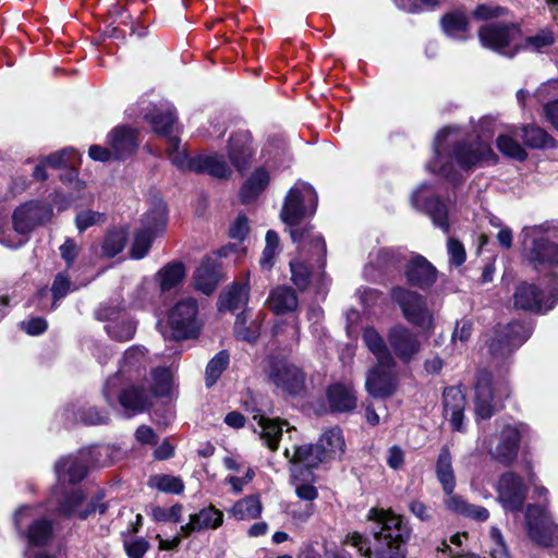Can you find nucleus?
<instances>
[{"label":"nucleus","instance_id":"f257e3e1","mask_svg":"<svg viewBox=\"0 0 558 558\" xmlns=\"http://www.w3.org/2000/svg\"><path fill=\"white\" fill-rule=\"evenodd\" d=\"M459 129L445 126L434 141L435 157L426 166L427 170L440 174L452 185L462 182L461 170L469 171L485 162L495 163L497 155L490 144L481 135L459 137Z\"/></svg>","mask_w":558,"mask_h":558},{"label":"nucleus","instance_id":"f03ea898","mask_svg":"<svg viewBox=\"0 0 558 558\" xmlns=\"http://www.w3.org/2000/svg\"><path fill=\"white\" fill-rule=\"evenodd\" d=\"M373 547L360 533L347 536V544L355 547L366 558H405L401 547L410 539L411 527L404 518L390 509L373 507L368 510Z\"/></svg>","mask_w":558,"mask_h":558},{"label":"nucleus","instance_id":"7ed1b4c3","mask_svg":"<svg viewBox=\"0 0 558 558\" xmlns=\"http://www.w3.org/2000/svg\"><path fill=\"white\" fill-rule=\"evenodd\" d=\"M317 193L312 185L296 182L288 192L280 213L282 221L290 228V236L294 243L310 245L312 256L318 263L326 254V244L322 235L313 234L308 228L301 229L298 225L307 216H313L317 208Z\"/></svg>","mask_w":558,"mask_h":558},{"label":"nucleus","instance_id":"20e7f679","mask_svg":"<svg viewBox=\"0 0 558 558\" xmlns=\"http://www.w3.org/2000/svg\"><path fill=\"white\" fill-rule=\"evenodd\" d=\"M509 11L500 5L478 4L473 17L485 21L478 29L482 46L507 58H513L521 50L522 31L518 23L507 19Z\"/></svg>","mask_w":558,"mask_h":558},{"label":"nucleus","instance_id":"39448f33","mask_svg":"<svg viewBox=\"0 0 558 558\" xmlns=\"http://www.w3.org/2000/svg\"><path fill=\"white\" fill-rule=\"evenodd\" d=\"M494 425L493 433L481 430L477 445L493 461L511 466L519 457L521 442L529 435L530 428L513 418H498Z\"/></svg>","mask_w":558,"mask_h":558},{"label":"nucleus","instance_id":"423d86ee","mask_svg":"<svg viewBox=\"0 0 558 558\" xmlns=\"http://www.w3.org/2000/svg\"><path fill=\"white\" fill-rule=\"evenodd\" d=\"M522 235L524 257L534 269L558 266V223L525 227Z\"/></svg>","mask_w":558,"mask_h":558},{"label":"nucleus","instance_id":"0eeeda50","mask_svg":"<svg viewBox=\"0 0 558 558\" xmlns=\"http://www.w3.org/2000/svg\"><path fill=\"white\" fill-rule=\"evenodd\" d=\"M172 387V373L168 367H157L150 373L149 387L130 385L119 390V405L128 412V416L145 411L154 397H165Z\"/></svg>","mask_w":558,"mask_h":558},{"label":"nucleus","instance_id":"6e6552de","mask_svg":"<svg viewBox=\"0 0 558 558\" xmlns=\"http://www.w3.org/2000/svg\"><path fill=\"white\" fill-rule=\"evenodd\" d=\"M148 365L147 351L144 347L132 345L125 350L117 373L107 378L102 395L111 408L119 404V390L130 385H140Z\"/></svg>","mask_w":558,"mask_h":558},{"label":"nucleus","instance_id":"1a4fd4ad","mask_svg":"<svg viewBox=\"0 0 558 558\" xmlns=\"http://www.w3.org/2000/svg\"><path fill=\"white\" fill-rule=\"evenodd\" d=\"M165 338L185 340L195 338L201 331L198 304L193 298L178 301L169 311L167 326L160 329Z\"/></svg>","mask_w":558,"mask_h":558},{"label":"nucleus","instance_id":"9d476101","mask_svg":"<svg viewBox=\"0 0 558 558\" xmlns=\"http://www.w3.org/2000/svg\"><path fill=\"white\" fill-rule=\"evenodd\" d=\"M513 302L517 308L523 311L547 313L558 302V276L554 272L548 276L545 291L539 290L534 283H520L513 294Z\"/></svg>","mask_w":558,"mask_h":558},{"label":"nucleus","instance_id":"9b49d317","mask_svg":"<svg viewBox=\"0 0 558 558\" xmlns=\"http://www.w3.org/2000/svg\"><path fill=\"white\" fill-rule=\"evenodd\" d=\"M533 330L534 325L531 320L499 325L488 342L490 355L497 360L508 357L531 337Z\"/></svg>","mask_w":558,"mask_h":558},{"label":"nucleus","instance_id":"f8f14e48","mask_svg":"<svg viewBox=\"0 0 558 558\" xmlns=\"http://www.w3.org/2000/svg\"><path fill=\"white\" fill-rule=\"evenodd\" d=\"M266 377L281 392L296 396L305 388V375L284 357L270 355L266 360Z\"/></svg>","mask_w":558,"mask_h":558},{"label":"nucleus","instance_id":"ddd939ff","mask_svg":"<svg viewBox=\"0 0 558 558\" xmlns=\"http://www.w3.org/2000/svg\"><path fill=\"white\" fill-rule=\"evenodd\" d=\"M47 510L64 517H77L82 520L88 518L97 510L95 502L85 505V495L78 488L57 486L47 499Z\"/></svg>","mask_w":558,"mask_h":558},{"label":"nucleus","instance_id":"4468645a","mask_svg":"<svg viewBox=\"0 0 558 558\" xmlns=\"http://www.w3.org/2000/svg\"><path fill=\"white\" fill-rule=\"evenodd\" d=\"M166 225L167 207L158 202L142 218V228L136 232L131 246V257L141 259L146 256L154 239L163 231Z\"/></svg>","mask_w":558,"mask_h":558},{"label":"nucleus","instance_id":"2eb2a0df","mask_svg":"<svg viewBox=\"0 0 558 558\" xmlns=\"http://www.w3.org/2000/svg\"><path fill=\"white\" fill-rule=\"evenodd\" d=\"M390 294L410 324L426 331L433 330L434 317L423 295L403 287H395Z\"/></svg>","mask_w":558,"mask_h":558},{"label":"nucleus","instance_id":"dca6fc26","mask_svg":"<svg viewBox=\"0 0 558 558\" xmlns=\"http://www.w3.org/2000/svg\"><path fill=\"white\" fill-rule=\"evenodd\" d=\"M171 163L182 171L207 173L216 179H227L231 175V169L219 154L187 156L186 151L171 153Z\"/></svg>","mask_w":558,"mask_h":558},{"label":"nucleus","instance_id":"f3484780","mask_svg":"<svg viewBox=\"0 0 558 558\" xmlns=\"http://www.w3.org/2000/svg\"><path fill=\"white\" fill-rule=\"evenodd\" d=\"M525 529L529 537L539 546L558 545V525L553 521L545 505H529L525 511Z\"/></svg>","mask_w":558,"mask_h":558},{"label":"nucleus","instance_id":"a211bd4d","mask_svg":"<svg viewBox=\"0 0 558 558\" xmlns=\"http://www.w3.org/2000/svg\"><path fill=\"white\" fill-rule=\"evenodd\" d=\"M141 116L150 125L153 131L167 138V154L171 160V153L181 151L180 138L175 135L178 131L175 109L171 106L166 107H149L141 111Z\"/></svg>","mask_w":558,"mask_h":558},{"label":"nucleus","instance_id":"6ab92c4d","mask_svg":"<svg viewBox=\"0 0 558 558\" xmlns=\"http://www.w3.org/2000/svg\"><path fill=\"white\" fill-rule=\"evenodd\" d=\"M37 507L23 506L14 513L15 529L29 545L43 546L52 536V524L45 518H36Z\"/></svg>","mask_w":558,"mask_h":558},{"label":"nucleus","instance_id":"aec40b11","mask_svg":"<svg viewBox=\"0 0 558 558\" xmlns=\"http://www.w3.org/2000/svg\"><path fill=\"white\" fill-rule=\"evenodd\" d=\"M125 310L124 302L118 303L112 300L96 312L97 319L108 322L105 330L112 340L129 341L135 336L137 323L129 316H120Z\"/></svg>","mask_w":558,"mask_h":558},{"label":"nucleus","instance_id":"412c9836","mask_svg":"<svg viewBox=\"0 0 558 558\" xmlns=\"http://www.w3.org/2000/svg\"><path fill=\"white\" fill-rule=\"evenodd\" d=\"M505 386L498 388L493 384L492 374L487 371H481L475 381V415L477 420L490 418L497 408L498 400L507 396Z\"/></svg>","mask_w":558,"mask_h":558},{"label":"nucleus","instance_id":"4be33fe9","mask_svg":"<svg viewBox=\"0 0 558 558\" xmlns=\"http://www.w3.org/2000/svg\"><path fill=\"white\" fill-rule=\"evenodd\" d=\"M497 501L506 512L518 513L526 498V486L520 475L512 471L502 473L496 485Z\"/></svg>","mask_w":558,"mask_h":558},{"label":"nucleus","instance_id":"5701e85b","mask_svg":"<svg viewBox=\"0 0 558 558\" xmlns=\"http://www.w3.org/2000/svg\"><path fill=\"white\" fill-rule=\"evenodd\" d=\"M412 204L415 208L426 213L434 226L445 233L450 231L447 206L435 195L430 184H422L412 195Z\"/></svg>","mask_w":558,"mask_h":558},{"label":"nucleus","instance_id":"b1692460","mask_svg":"<svg viewBox=\"0 0 558 558\" xmlns=\"http://www.w3.org/2000/svg\"><path fill=\"white\" fill-rule=\"evenodd\" d=\"M51 216V205L46 202L32 201L15 209L13 226L16 232L26 234L36 226L48 221Z\"/></svg>","mask_w":558,"mask_h":558},{"label":"nucleus","instance_id":"393cba45","mask_svg":"<svg viewBox=\"0 0 558 558\" xmlns=\"http://www.w3.org/2000/svg\"><path fill=\"white\" fill-rule=\"evenodd\" d=\"M388 342L398 359L409 363L421 349L417 336L403 325L391 327L387 333Z\"/></svg>","mask_w":558,"mask_h":558},{"label":"nucleus","instance_id":"a878e982","mask_svg":"<svg viewBox=\"0 0 558 558\" xmlns=\"http://www.w3.org/2000/svg\"><path fill=\"white\" fill-rule=\"evenodd\" d=\"M438 271L424 256L414 255L405 264L404 276L409 284L421 290L429 289L437 280Z\"/></svg>","mask_w":558,"mask_h":558},{"label":"nucleus","instance_id":"bb28decb","mask_svg":"<svg viewBox=\"0 0 558 558\" xmlns=\"http://www.w3.org/2000/svg\"><path fill=\"white\" fill-rule=\"evenodd\" d=\"M107 144L111 147L116 160H124L138 147L137 132L125 125L116 126L107 135Z\"/></svg>","mask_w":558,"mask_h":558},{"label":"nucleus","instance_id":"cd10ccee","mask_svg":"<svg viewBox=\"0 0 558 558\" xmlns=\"http://www.w3.org/2000/svg\"><path fill=\"white\" fill-rule=\"evenodd\" d=\"M393 367L380 366L377 363L368 373L365 387L369 395L376 398H384L393 393L397 386Z\"/></svg>","mask_w":558,"mask_h":558},{"label":"nucleus","instance_id":"c85d7f7f","mask_svg":"<svg viewBox=\"0 0 558 558\" xmlns=\"http://www.w3.org/2000/svg\"><path fill=\"white\" fill-rule=\"evenodd\" d=\"M59 483L81 482L87 474V452L81 451L76 456L61 458L54 465Z\"/></svg>","mask_w":558,"mask_h":558},{"label":"nucleus","instance_id":"c756f323","mask_svg":"<svg viewBox=\"0 0 558 558\" xmlns=\"http://www.w3.org/2000/svg\"><path fill=\"white\" fill-rule=\"evenodd\" d=\"M444 415L456 432H463L465 397L457 387H448L442 393Z\"/></svg>","mask_w":558,"mask_h":558},{"label":"nucleus","instance_id":"7c9ffc66","mask_svg":"<svg viewBox=\"0 0 558 558\" xmlns=\"http://www.w3.org/2000/svg\"><path fill=\"white\" fill-rule=\"evenodd\" d=\"M330 410L337 413L352 412L357 404L356 391L351 383H335L327 388Z\"/></svg>","mask_w":558,"mask_h":558},{"label":"nucleus","instance_id":"2f4dec72","mask_svg":"<svg viewBox=\"0 0 558 558\" xmlns=\"http://www.w3.org/2000/svg\"><path fill=\"white\" fill-rule=\"evenodd\" d=\"M228 156L239 171L244 170L253 156L251 133L240 130L233 133L228 142Z\"/></svg>","mask_w":558,"mask_h":558},{"label":"nucleus","instance_id":"473e14b6","mask_svg":"<svg viewBox=\"0 0 558 558\" xmlns=\"http://www.w3.org/2000/svg\"><path fill=\"white\" fill-rule=\"evenodd\" d=\"M398 264L397 252L392 248H379L369 253L368 263L364 267V277L371 281H377Z\"/></svg>","mask_w":558,"mask_h":558},{"label":"nucleus","instance_id":"72a5a7b5","mask_svg":"<svg viewBox=\"0 0 558 558\" xmlns=\"http://www.w3.org/2000/svg\"><path fill=\"white\" fill-rule=\"evenodd\" d=\"M253 421L255 422L254 432L272 451L278 449L283 427L287 426V430H290L289 423L284 420L268 418L263 414H256L253 416Z\"/></svg>","mask_w":558,"mask_h":558},{"label":"nucleus","instance_id":"f704fd0d","mask_svg":"<svg viewBox=\"0 0 558 558\" xmlns=\"http://www.w3.org/2000/svg\"><path fill=\"white\" fill-rule=\"evenodd\" d=\"M222 523L223 513L214 506H208L191 514L189 522L181 525L180 530L185 536H189L194 532L216 530L221 526Z\"/></svg>","mask_w":558,"mask_h":558},{"label":"nucleus","instance_id":"c9c22d12","mask_svg":"<svg viewBox=\"0 0 558 558\" xmlns=\"http://www.w3.org/2000/svg\"><path fill=\"white\" fill-rule=\"evenodd\" d=\"M250 298V275L246 274L241 281L233 282L226 289L219 299L220 311H236L245 306Z\"/></svg>","mask_w":558,"mask_h":558},{"label":"nucleus","instance_id":"e433bc0d","mask_svg":"<svg viewBox=\"0 0 558 558\" xmlns=\"http://www.w3.org/2000/svg\"><path fill=\"white\" fill-rule=\"evenodd\" d=\"M219 280L220 265L217 258H204L194 275L195 289L208 295L214 292Z\"/></svg>","mask_w":558,"mask_h":558},{"label":"nucleus","instance_id":"4c0bfd02","mask_svg":"<svg viewBox=\"0 0 558 558\" xmlns=\"http://www.w3.org/2000/svg\"><path fill=\"white\" fill-rule=\"evenodd\" d=\"M362 339L380 366H395V359L383 336L374 327L363 329Z\"/></svg>","mask_w":558,"mask_h":558},{"label":"nucleus","instance_id":"58836bf2","mask_svg":"<svg viewBox=\"0 0 558 558\" xmlns=\"http://www.w3.org/2000/svg\"><path fill=\"white\" fill-rule=\"evenodd\" d=\"M269 182V172L264 167L255 169L240 189L241 202L243 204L254 202L265 191Z\"/></svg>","mask_w":558,"mask_h":558},{"label":"nucleus","instance_id":"ea45409f","mask_svg":"<svg viewBox=\"0 0 558 558\" xmlns=\"http://www.w3.org/2000/svg\"><path fill=\"white\" fill-rule=\"evenodd\" d=\"M326 459L325 451L318 444L302 445L294 448L290 462L292 468L300 466L304 471H311V469L317 468Z\"/></svg>","mask_w":558,"mask_h":558},{"label":"nucleus","instance_id":"a19ab883","mask_svg":"<svg viewBox=\"0 0 558 558\" xmlns=\"http://www.w3.org/2000/svg\"><path fill=\"white\" fill-rule=\"evenodd\" d=\"M435 473L444 493H452L456 489L457 482L452 466V456L448 446H444L439 451Z\"/></svg>","mask_w":558,"mask_h":558},{"label":"nucleus","instance_id":"79ce46f5","mask_svg":"<svg viewBox=\"0 0 558 558\" xmlns=\"http://www.w3.org/2000/svg\"><path fill=\"white\" fill-rule=\"evenodd\" d=\"M63 415L69 421L80 422L85 425H101L109 421V415L106 411L89 404H84L76 410L74 407L66 408Z\"/></svg>","mask_w":558,"mask_h":558},{"label":"nucleus","instance_id":"37998d69","mask_svg":"<svg viewBox=\"0 0 558 558\" xmlns=\"http://www.w3.org/2000/svg\"><path fill=\"white\" fill-rule=\"evenodd\" d=\"M292 482L296 496L305 501H314L318 497L316 487L312 484L314 475L312 471H304L300 466L291 468Z\"/></svg>","mask_w":558,"mask_h":558},{"label":"nucleus","instance_id":"c03bdc74","mask_svg":"<svg viewBox=\"0 0 558 558\" xmlns=\"http://www.w3.org/2000/svg\"><path fill=\"white\" fill-rule=\"evenodd\" d=\"M267 303L272 312L283 314L296 308L298 298L291 288L277 287L270 292Z\"/></svg>","mask_w":558,"mask_h":558},{"label":"nucleus","instance_id":"a18cd8bd","mask_svg":"<svg viewBox=\"0 0 558 558\" xmlns=\"http://www.w3.org/2000/svg\"><path fill=\"white\" fill-rule=\"evenodd\" d=\"M441 26L446 35L459 40L468 39L469 19L465 13L456 11L441 19Z\"/></svg>","mask_w":558,"mask_h":558},{"label":"nucleus","instance_id":"49530a36","mask_svg":"<svg viewBox=\"0 0 558 558\" xmlns=\"http://www.w3.org/2000/svg\"><path fill=\"white\" fill-rule=\"evenodd\" d=\"M185 277V268L182 263L173 262L167 264L157 274L156 279L161 292L175 288Z\"/></svg>","mask_w":558,"mask_h":558},{"label":"nucleus","instance_id":"de8ad7c7","mask_svg":"<svg viewBox=\"0 0 558 558\" xmlns=\"http://www.w3.org/2000/svg\"><path fill=\"white\" fill-rule=\"evenodd\" d=\"M129 236L125 227H117L110 229L105 235L101 250L102 254L107 257H114L121 253L126 244Z\"/></svg>","mask_w":558,"mask_h":558},{"label":"nucleus","instance_id":"09e8293b","mask_svg":"<svg viewBox=\"0 0 558 558\" xmlns=\"http://www.w3.org/2000/svg\"><path fill=\"white\" fill-rule=\"evenodd\" d=\"M262 502L258 496H247L236 501L230 512L236 520H251L262 513Z\"/></svg>","mask_w":558,"mask_h":558},{"label":"nucleus","instance_id":"8fccbe9b","mask_svg":"<svg viewBox=\"0 0 558 558\" xmlns=\"http://www.w3.org/2000/svg\"><path fill=\"white\" fill-rule=\"evenodd\" d=\"M523 143L531 148L542 149L555 146V140L542 128L526 125L522 129Z\"/></svg>","mask_w":558,"mask_h":558},{"label":"nucleus","instance_id":"3c124183","mask_svg":"<svg viewBox=\"0 0 558 558\" xmlns=\"http://www.w3.org/2000/svg\"><path fill=\"white\" fill-rule=\"evenodd\" d=\"M317 444L324 449L326 458L343 453L345 446L342 430L339 427L326 430Z\"/></svg>","mask_w":558,"mask_h":558},{"label":"nucleus","instance_id":"603ef678","mask_svg":"<svg viewBox=\"0 0 558 558\" xmlns=\"http://www.w3.org/2000/svg\"><path fill=\"white\" fill-rule=\"evenodd\" d=\"M234 332L238 339L253 343L259 336L260 324L256 319L248 323L247 314L242 312L236 316Z\"/></svg>","mask_w":558,"mask_h":558},{"label":"nucleus","instance_id":"864d4df0","mask_svg":"<svg viewBox=\"0 0 558 558\" xmlns=\"http://www.w3.org/2000/svg\"><path fill=\"white\" fill-rule=\"evenodd\" d=\"M148 485L167 494H181L184 489L183 481L169 474H156L149 477Z\"/></svg>","mask_w":558,"mask_h":558},{"label":"nucleus","instance_id":"5fc2aeb1","mask_svg":"<svg viewBox=\"0 0 558 558\" xmlns=\"http://www.w3.org/2000/svg\"><path fill=\"white\" fill-rule=\"evenodd\" d=\"M156 292L149 280H143L132 292L126 307L144 308L153 303Z\"/></svg>","mask_w":558,"mask_h":558},{"label":"nucleus","instance_id":"6e6d98bb","mask_svg":"<svg viewBox=\"0 0 558 558\" xmlns=\"http://www.w3.org/2000/svg\"><path fill=\"white\" fill-rule=\"evenodd\" d=\"M497 147L505 156L523 161L527 158L525 149L510 134H500L496 141Z\"/></svg>","mask_w":558,"mask_h":558},{"label":"nucleus","instance_id":"4d7b16f0","mask_svg":"<svg viewBox=\"0 0 558 558\" xmlns=\"http://www.w3.org/2000/svg\"><path fill=\"white\" fill-rule=\"evenodd\" d=\"M555 41V37L551 31L544 28L537 32L535 35L529 36L521 41V50H529L532 52H542L544 49L550 47Z\"/></svg>","mask_w":558,"mask_h":558},{"label":"nucleus","instance_id":"13d9d810","mask_svg":"<svg viewBox=\"0 0 558 558\" xmlns=\"http://www.w3.org/2000/svg\"><path fill=\"white\" fill-rule=\"evenodd\" d=\"M229 364V354L227 351L218 352L207 364L206 386L211 387L216 384L222 372Z\"/></svg>","mask_w":558,"mask_h":558},{"label":"nucleus","instance_id":"bf43d9fd","mask_svg":"<svg viewBox=\"0 0 558 558\" xmlns=\"http://www.w3.org/2000/svg\"><path fill=\"white\" fill-rule=\"evenodd\" d=\"M78 158V153L72 148H63L46 156L45 162L51 168L72 167L74 161Z\"/></svg>","mask_w":558,"mask_h":558},{"label":"nucleus","instance_id":"052dcab7","mask_svg":"<svg viewBox=\"0 0 558 558\" xmlns=\"http://www.w3.org/2000/svg\"><path fill=\"white\" fill-rule=\"evenodd\" d=\"M73 284L65 272H59L52 283L51 293H52V304L50 306V311L57 307L58 301L63 299L69 292L73 291Z\"/></svg>","mask_w":558,"mask_h":558},{"label":"nucleus","instance_id":"680f3d73","mask_svg":"<svg viewBox=\"0 0 558 558\" xmlns=\"http://www.w3.org/2000/svg\"><path fill=\"white\" fill-rule=\"evenodd\" d=\"M183 507L175 504L170 508L155 506L150 510V517L157 522H180L182 518Z\"/></svg>","mask_w":558,"mask_h":558},{"label":"nucleus","instance_id":"e2e57ef3","mask_svg":"<svg viewBox=\"0 0 558 558\" xmlns=\"http://www.w3.org/2000/svg\"><path fill=\"white\" fill-rule=\"evenodd\" d=\"M291 279L293 283L300 289L304 290L310 284L311 270L306 263L300 260L290 262Z\"/></svg>","mask_w":558,"mask_h":558},{"label":"nucleus","instance_id":"0e129e2a","mask_svg":"<svg viewBox=\"0 0 558 558\" xmlns=\"http://www.w3.org/2000/svg\"><path fill=\"white\" fill-rule=\"evenodd\" d=\"M447 251L449 255V263L451 266H461L466 258L465 248L463 244L454 238H449L447 241Z\"/></svg>","mask_w":558,"mask_h":558},{"label":"nucleus","instance_id":"69168bd1","mask_svg":"<svg viewBox=\"0 0 558 558\" xmlns=\"http://www.w3.org/2000/svg\"><path fill=\"white\" fill-rule=\"evenodd\" d=\"M104 215L94 210H83L76 215L75 225L80 232L85 231L89 227L100 223Z\"/></svg>","mask_w":558,"mask_h":558},{"label":"nucleus","instance_id":"338daca9","mask_svg":"<svg viewBox=\"0 0 558 558\" xmlns=\"http://www.w3.org/2000/svg\"><path fill=\"white\" fill-rule=\"evenodd\" d=\"M445 499L444 505L447 510L458 514V515H464L470 502L463 498L462 496L454 494V490L452 493H444Z\"/></svg>","mask_w":558,"mask_h":558},{"label":"nucleus","instance_id":"774afa93","mask_svg":"<svg viewBox=\"0 0 558 558\" xmlns=\"http://www.w3.org/2000/svg\"><path fill=\"white\" fill-rule=\"evenodd\" d=\"M149 548L148 542L143 537L124 541V549L129 558H143Z\"/></svg>","mask_w":558,"mask_h":558}]
</instances>
